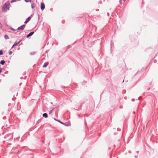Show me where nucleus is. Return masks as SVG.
Instances as JSON below:
<instances>
[{"label":"nucleus","instance_id":"obj_27","mask_svg":"<svg viewBox=\"0 0 158 158\" xmlns=\"http://www.w3.org/2000/svg\"><path fill=\"white\" fill-rule=\"evenodd\" d=\"M98 10H98H98H97V11H98Z\"/></svg>","mask_w":158,"mask_h":158},{"label":"nucleus","instance_id":"obj_6","mask_svg":"<svg viewBox=\"0 0 158 158\" xmlns=\"http://www.w3.org/2000/svg\"><path fill=\"white\" fill-rule=\"evenodd\" d=\"M49 63L48 62H45L43 66V68H46L48 64Z\"/></svg>","mask_w":158,"mask_h":158},{"label":"nucleus","instance_id":"obj_22","mask_svg":"<svg viewBox=\"0 0 158 158\" xmlns=\"http://www.w3.org/2000/svg\"><path fill=\"white\" fill-rule=\"evenodd\" d=\"M15 46H14V44L12 46V48H13Z\"/></svg>","mask_w":158,"mask_h":158},{"label":"nucleus","instance_id":"obj_13","mask_svg":"<svg viewBox=\"0 0 158 158\" xmlns=\"http://www.w3.org/2000/svg\"><path fill=\"white\" fill-rule=\"evenodd\" d=\"M3 54V51H2V50H0V55H2Z\"/></svg>","mask_w":158,"mask_h":158},{"label":"nucleus","instance_id":"obj_12","mask_svg":"<svg viewBox=\"0 0 158 158\" xmlns=\"http://www.w3.org/2000/svg\"><path fill=\"white\" fill-rule=\"evenodd\" d=\"M24 1L26 2H31V0H24Z\"/></svg>","mask_w":158,"mask_h":158},{"label":"nucleus","instance_id":"obj_20","mask_svg":"<svg viewBox=\"0 0 158 158\" xmlns=\"http://www.w3.org/2000/svg\"><path fill=\"white\" fill-rule=\"evenodd\" d=\"M54 119L56 121H58V120L56 119V118H54Z\"/></svg>","mask_w":158,"mask_h":158},{"label":"nucleus","instance_id":"obj_4","mask_svg":"<svg viewBox=\"0 0 158 158\" xmlns=\"http://www.w3.org/2000/svg\"><path fill=\"white\" fill-rule=\"evenodd\" d=\"M34 31H32L30 32L28 35H27V38H28L34 34Z\"/></svg>","mask_w":158,"mask_h":158},{"label":"nucleus","instance_id":"obj_28","mask_svg":"<svg viewBox=\"0 0 158 158\" xmlns=\"http://www.w3.org/2000/svg\"><path fill=\"white\" fill-rule=\"evenodd\" d=\"M78 116L79 117V118H80V116L79 115H78Z\"/></svg>","mask_w":158,"mask_h":158},{"label":"nucleus","instance_id":"obj_2","mask_svg":"<svg viewBox=\"0 0 158 158\" xmlns=\"http://www.w3.org/2000/svg\"><path fill=\"white\" fill-rule=\"evenodd\" d=\"M25 25H24V24L23 25H21V26L17 28V30H23V29L25 28Z\"/></svg>","mask_w":158,"mask_h":158},{"label":"nucleus","instance_id":"obj_11","mask_svg":"<svg viewBox=\"0 0 158 158\" xmlns=\"http://www.w3.org/2000/svg\"><path fill=\"white\" fill-rule=\"evenodd\" d=\"M4 38L6 39H9L8 36L7 35H5Z\"/></svg>","mask_w":158,"mask_h":158},{"label":"nucleus","instance_id":"obj_8","mask_svg":"<svg viewBox=\"0 0 158 158\" xmlns=\"http://www.w3.org/2000/svg\"><path fill=\"white\" fill-rule=\"evenodd\" d=\"M0 63L1 64L3 65L5 63V61L3 60H2L0 62Z\"/></svg>","mask_w":158,"mask_h":158},{"label":"nucleus","instance_id":"obj_24","mask_svg":"<svg viewBox=\"0 0 158 158\" xmlns=\"http://www.w3.org/2000/svg\"><path fill=\"white\" fill-rule=\"evenodd\" d=\"M11 29L12 30H13V31L15 30L13 28H11Z\"/></svg>","mask_w":158,"mask_h":158},{"label":"nucleus","instance_id":"obj_19","mask_svg":"<svg viewBox=\"0 0 158 158\" xmlns=\"http://www.w3.org/2000/svg\"><path fill=\"white\" fill-rule=\"evenodd\" d=\"M2 69L1 68H0V73L2 72Z\"/></svg>","mask_w":158,"mask_h":158},{"label":"nucleus","instance_id":"obj_18","mask_svg":"<svg viewBox=\"0 0 158 158\" xmlns=\"http://www.w3.org/2000/svg\"><path fill=\"white\" fill-rule=\"evenodd\" d=\"M135 100V99H134V98H133L132 99V101L133 102V101H134Z\"/></svg>","mask_w":158,"mask_h":158},{"label":"nucleus","instance_id":"obj_16","mask_svg":"<svg viewBox=\"0 0 158 158\" xmlns=\"http://www.w3.org/2000/svg\"><path fill=\"white\" fill-rule=\"evenodd\" d=\"M12 52L11 51H10L9 52V55H11L12 54Z\"/></svg>","mask_w":158,"mask_h":158},{"label":"nucleus","instance_id":"obj_10","mask_svg":"<svg viewBox=\"0 0 158 158\" xmlns=\"http://www.w3.org/2000/svg\"><path fill=\"white\" fill-rule=\"evenodd\" d=\"M20 42V41H19V42H15L14 44V46H17L19 44V43Z\"/></svg>","mask_w":158,"mask_h":158},{"label":"nucleus","instance_id":"obj_1","mask_svg":"<svg viewBox=\"0 0 158 158\" xmlns=\"http://www.w3.org/2000/svg\"><path fill=\"white\" fill-rule=\"evenodd\" d=\"M10 2L9 1L6 2L3 5L2 7V12H6L7 9L9 10V6L10 5Z\"/></svg>","mask_w":158,"mask_h":158},{"label":"nucleus","instance_id":"obj_7","mask_svg":"<svg viewBox=\"0 0 158 158\" xmlns=\"http://www.w3.org/2000/svg\"><path fill=\"white\" fill-rule=\"evenodd\" d=\"M43 116L45 118H47L48 117V114L46 113H44L43 114Z\"/></svg>","mask_w":158,"mask_h":158},{"label":"nucleus","instance_id":"obj_26","mask_svg":"<svg viewBox=\"0 0 158 158\" xmlns=\"http://www.w3.org/2000/svg\"><path fill=\"white\" fill-rule=\"evenodd\" d=\"M135 111H134V112H133V113H134V114H135Z\"/></svg>","mask_w":158,"mask_h":158},{"label":"nucleus","instance_id":"obj_29","mask_svg":"<svg viewBox=\"0 0 158 158\" xmlns=\"http://www.w3.org/2000/svg\"><path fill=\"white\" fill-rule=\"evenodd\" d=\"M126 0H123V1H125Z\"/></svg>","mask_w":158,"mask_h":158},{"label":"nucleus","instance_id":"obj_9","mask_svg":"<svg viewBox=\"0 0 158 158\" xmlns=\"http://www.w3.org/2000/svg\"><path fill=\"white\" fill-rule=\"evenodd\" d=\"M35 4L34 3H31V7L32 9H33L35 7Z\"/></svg>","mask_w":158,"mask_h":158},{"label":"nucleus","instance_id":"obj_25","mask_svg":"<svg viewBox=\"0 0 158 158\" xmlns=\"http://www.w3.org/2000/svg\"><path fill=\"white\" fill-rule=\"evenodd\" d=\"M135 158H137L138 157V156H135Z\"/></svg>","mask_w":158,"mask_h":158},{"label":"nucleus","instance_id":"obj_14","mask_svg":"<svg viewBox=\"0 0 158 158\" xmlns=\"http://www.w3.org/2000/svg\"><path fill=\"white\" fill-rule=\"evenodd\" d=\"M58 122H59L60 123L62 124H64V123L62 122L61 121H60V120H59L58 121Z\"/></svg>","mask_w":158,"mask_h":158},{"label":"nucleus","instance_id":"obj_23","mask_svg":"<svg viewBox=\"0 0 158 158\" xmlns=\"http://www.w3.org/2000/svg\"><path fill=\"white\" fill-rule=\"evenodd\" d=\"M15 46H14V44L12 46V48H13Z\"/></svg>","mask_w":158,"mask_h":158},{"label":"nucleus","instance_id":"obj_15","mask_svg":"<svg viewBox=\"0 0 158 158\" xmlns=\"http://www.w3.org/2000/svg\"><path fill=\"white\" fill-rule=\"evenodd\" d=\"M2 24H1V22H0V28H2Z\"/></svg>","mask_w":158,"mask_h":158},{"label":"nucleus","instance_id":"obj_17","mask_svg":"<svg viewBox=\"0 0 158 158\" xmlns=\"http://www.w3.org/2000/svg\"><path fill=\"white\" fill-rule=\"evenodd\" d=\"M52 110H53V109H52V110H50V112H49V114H51L52 113Z\"/></svg>","mask_w":158,"mask_h":158},{"label":"nucleus","instance_id":"obj_21","mask_svg":"<svg viewBox=\"0 0 158 158\" xmlns=\"http://www.w3.org/2000/svg\"><path fill=\"white\" fill-rule=\"evenodd\" d=\"M107 16H109V13H107Z\"/></svg>","mask_w":158,"mask_h":158},{"label":"nucleus","instance_id":"obj_5","mask_svg":"<svg viewBox=\"0 0 158 158\" xmlns=\"http://www.w3.org/2000/svg\"><path fill=\"white\" fill-rule=\"evenodd\" d=\"M31 17H29L26 19L24 22V23L25 24L27 23L31 19Z\"/></svg>","mask_w":158,"mask_h":158},{"label":"nucleus","instance_id":"obj_3","mask_svg":"<svg viewBox=\"0 0 158 158\" xmlns=\"http://www.w3.org/2000/svg\"><path fill=\"white\" fill-rule=\"evenodd\" d=\"M45 8V5L42 2L41 4L40 9L41 10H43Z\"/></svg>","mask_w":158,"mask_h":158}]
</instances>
